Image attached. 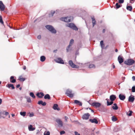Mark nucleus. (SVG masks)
Returning a JSON list of instances; mask_svg holds the SVG:
<instances>
[{"label": "nucleus", "instance_id": "1", "mask_svg": "<svg viewBox=\"0 0 135 135\" xmlns=\"http://www.w3.org/2000/svg\"><path fill=\"white\" fill-rule=\"evenodd\" d=\"M45 27L52 33L55 34L56 33V31L52 26L47 25Z\"/></svg>", "mask_w": 135, "mask_h": 135}, {"label": "nucleus", "instance_id": "2", "mask_svg": "<svg viewBox=\"0 0 135 135\" xmlns=\"http://www.w3.org/2000/svg\"><path fill=\"white\" fill-rule=\"evenodd\" d=\"M135 62V61L131 59H128L124 61V63L128 65H133Z\"/></svg>", "mask_w": 135, "mask_h": 135}, {"label": "nucleus", "instance_id": "3", "mask_svg": "<svg viewBox=\"0 0 135 135\" xmlns=\"http://www.w3.org/2000/svg\"><path fill=\"white\" fill-rule=\"evenodd\" d=\"M66 26L75 30L77 31L78 30L77 27L75 26L74 24L73 23H67L66 25Z\"/></svg>", "mask_w": 135, "mask_h": 135}, {"label": "nucleus", "instance_id": "4", "mask_svg": "<svg viewBox=\"0 0 135 135\" xmlns=\"http://www.w3.org/2000/svg\"><path fill=\"white\" fill-rule=\"evenodd\" d=\"M66 94L70 98H72L74 96V94L72 93V90L69 89L67 90Z\"/></svg>", "mask_w": 135, "mask_h": 135}, {"label": "nucleus", "instance_id": "5", "mask_svg": "<svg viewBox=\"0 0 135 135\" xmlns=\"http://www.w3.org/2000/svg\"><path fill=\"white\" fill-rule=\"evenodd\" d=\"M74 42V40L73 39H71L70 41L69 45L66 48V51L67 52H68L69 51H71L72 49H69L70 47L73 44Z\"/></svg>", "mask_w": 135, "mask_h": 135}, {"label": "nucleus", "instance_id": "6", "mask_svg": "<svg viewBox=\"0 0 135 135\" xmlns=\"http://www.w3.org/2000/svg\"><path fill=\"white\" fill-rule=\"evenodd\" d=\"M61 21H63L65 22H68L71 21L70 17H61L60 18Z\"/></svg>", "mask_w": 135, "mask_h": 135}, {"label": "nucleus", "instance_id": "7", "mask_svg": "<svg viewBox=\"0 0 135 135\" xmlns=\"http://www.w3.org/2000/svg\"><path fill=\"white\" fill-rule=\"evenodd\" d=\"M69 64L73 68H79V66L74 64L73 62V61L71 60H70L69 61Z\"/></svg>", "mask_w": 135, "mask_h": 135}, {"label": "nucleus", "instance_id": "8", "mask_svg": "<svg viewBox=\"0 0 135 135\" xmlns=\"http://www.w3.org/2000/svg\"><path fill=\"white\" fill-rule=\"evenodd\" d=\"M56 122L58 124V126L60 127H62L63 123L62 121L59 119H57L56 120Z\"/></svg>", "mask_w": 135, "mask_h": 135}, {"label": "nucleus", "instance_id": "9", "mask_svg": "<svg viewBox=\"0 0 135 135\" xmlns=\"http://www.w3.org/2000/svg\"><path fill=\"white\" fill-rule=\"evenodd\" d=\"M91 105L95 107L96 108H99L101 105V104L98 102H93Z\"/></svg>", "mask_w": 135, "mask_h": 135}, {"label": "nucleus", "instance_id": "10", "mask_svg": "<svg viewBox=\"0 0 135 135\" xmlns=\"http://www.w3.org/2000/svg\"><path fill=\"white\" fill-rule=\"evenodd\" d=\"M5 8V7L3 3L2 2L0 1V9L1 11H3L4 10Z\"/></svg>", "mask_w": 135, "mask_h": 135}, {"label": "nucleus", "instance_id": "11", "mask_svg": "<svg viewBox=\"0 0 135 135\" xmlns=\"http://www.w3.org/2000/svg\"><path fill=\"white\" fill-rule=\"evenodd\" d=\"M134 96L133 95H131L129 97L128 101L130 102L133 103L134 100Z\"/></svg>", "mask_w": 135, "mask_h": 135}, {"label": "nucleus", "instance_id": "12", "mask_svg": "<svg viewBox=\"0 0 135 135\" xmlns=\"http://www.w3.org/2000/svg\"><path fill=\"white\" fill-rule=\"evenodd\" d=\"M55 61L56 62L59 63L63 64H64L63 61L61 58H59L55 60Z\"/></svg>", "mask_w": 135, "mask_h": 135}, {"label": "nucleus", "instance_id": "13", "mask_svg": "<svg viewBox=\"0 0 135 135\" xmlns=\"http://www.w3.org/2000/svg\"><path fill=\"white\" fill-rule=\"evenodd\" d=\"M90 122L92 123H95L97 124L98 123V121L96 118H94L93 119H89Z\"/></svg>", "mask_w": 135, "mask_h": 135}, {"label": "nucleus", "instance_id": "14", "mask_svg": "<svg viewBox=\"0 0 135 135\" xmlns=\"http://www.w3.org/2000/svg\"><path fill=\"white\" fill-rule=\"evenodd\" d=\"M118 60L120 64L122 63L124 61L123 57L120 56H118Z\"/></svg>", "mask_w": 135, "mask_h": 135}, {"label": "nucleus", "instance_id": "15", "mask_svg": "<svg viewBox=\"0 0 135 135\" xmlns=\"http://www.w3.org/2000/svg\"><path fill=\"white\" fill-rule=\"evenodd\" d=\"M90 115L88 113L84 114L82 118L83 119H88Z\"/></svg>", "mask_w": 135, "mask_h": 135}, {"label": "nucleus", "instance_id": "16", "mask_svg": "<svg viewBox=\"0 0 135 135\" xmlns=\"http://www.w3.org/2000/svg\"><path fill=\"white\" fill-rule=\"evenodd\" d=\"M119 97L120 99L122 100H124L126 98L125 96L122 94H120L119 95Z\"/></svg>", "mask_w": 135, "mask_h": 135}, {"label": "nucleus", "instance_id": "17", "mask_svg": "<svg viewBox=\"0 0 135 135\" xmlns=\"http://www.w3.org/2000/svg\"><path fill=\"white\" fill-rule=\"evenodd\" d=\"M36 95L39 98H41L44 96V94L42 92L38 93L36 94Z\"/></svg>", "mask_w": 135, "mask_h": 135}, {"label": "nucleus", "instance_id": "18", "mask_svg": "<svg viewBox=\"0 0 135 135\" xmlns=\"http://www.w3.org/2000/svg\"><path fill=\"white\" fill-rule=\"evenodd\" d=\"M116 98L115 95H111L110 97V99L112 101H114L116 99Z\"/></svg>", "mask_w": 135, "mask_h": 135}, {"label": "nucleus", "instance_id": "19", "mask_svg": "<svg viewBox=\"0 0 135 135\" xmlns=\"http://www.w3.org/2000/svg\"><path fill=\"white\" fill-rule=\"evenodd\" d=\"M53 108L55 110H60V108L58 107V105L56 104H54Z\"/></svg>", "mask_w": 135, "mask_h": 135}, {"label": "nucleus", "instance_id": "20", "mask_svg": "<svg viewBox=\"0 0 135 135\" xmlns=\"http://www.w3.org/2000/svg\"><path fill=\"white\" fill-rule=\"evenodd\" d=\"M91 19L92 20V22L93 23V27L96 24V22L95 20V18L94 16L91 17Z\"/></svg>", "mask_w": 135, "mask_h": 135}, {"label": "nucleus", "instance_id": "21", "mask_svg": "<svg viewBox=\"0 0 135 135\" xmlns=\"http://www.w3.org/2000/svg\"><path fill=\"white\" fill-rule=\"evenodd\" d=\"M38 104L39 105L41 104L43 106L45 105L46 104L45 102H43L41 100L39 101L38 102Z\"/></svg>", "mask_w": 135, "mask_h": 135}, {"label": "nucleus", "instance_id": "22", "mask_svg": "<svg viewBox=\"0 0 135 135\" xmlns=\"http://www.w3.org/2000/svg\"><path fill=\"white\" fill-rule=\"evenodd\" d=\"M74 103L76 104L79 105L81 106L82 105V104L81 102H80L79 101L75 100L74 101Z\"/></svg>", "mask_w": 135, "mask_h": 135}, {"label": "nucleus", "instance_id": "23", "mask_svg": "<svg viewBox=\"0 0 135 135\" xmlns=\"http://www.w3.org/2000/svg\"><path fill=\"white\" fill-rule=\"evenodd\" d=\"M28 128L29 131H33L35 129V128L32 127V126L31 125H30L28 127Z\"/></svg>", "mask_w": 135, "mask_h": 135}, {"label": "nucleus", "instance_id": "24", "mask_svg": "<svg viewBox=\"0 0 135 135\" xmlns=\"http://www.w3.org/2000/svg\"><path fill=\"white\" fill-rule=\"evenodd\" d=\"M55 12V11H51L50 13L49 14V17H52L54 15V14Z\"/></svg>", "mask_w": 135, "mask_h": 135}, {"label": "nucleus", "instance_id": "25", "mask_svg": "<svg viewBox=\"0 0 135 135\" xmlns=\"http://www.w3.org/2000/svg\"><path fill=\"white\" fill-rule=\"evenodd\" d=\"M114 106L112 107V108L114 110H117L118 108V107L117 106V104L116 103H114L113 104Z\"/></svg>", "mask_w": 135, "mask_h": 135}, {"label": "nucleus", "instance_id": "26", "mask_svg": "<svg viewBox=\"0 0 135 135\" xmlns=\"http://www.w3.org/2000/svg\"><path fill=\"white\" fill-rule=\"evenodd\" d=\"M6 86L8 87L9 88L11 87L12 89H15V87H14L13 85L11 84H8Z\"/></svg>", "mask_w": 135, "mask_h": 135}, {"label": "nucleus", "instance_id": "27", "mask_svg": "<svg viewBox=\"0 0 135 135\" xmlns=\"http://www.w3.org/2000/svg\"><path fill=\"white\" fill-rule=\"evenodd\" d=\"M100 45L102 49H104V44L103 41H100Z\"/></svg>", "mask_w": 135, "mask_h": 135}, {"label": "nucleus", "instance_id": "28", "mask_svg": "<svg viewBox=\"0 0 135 135\" xmlns=\"http://www.w3.org/2000/svg\"><path fill=\"white\" fill-rule=\"evenodd\" d=\"M40 60L42 62H44L45 60L46 57L44 56H41L40 57Z\"/></svg>", "mask_w": 135, "mask_h": 135}, {"label": "nucleus", "instance_id": "29", "mask_svg": "<svg viewBox=\"0 0 135 135\" xmlns=\"http://www.w3.org/2000/svg\"><path fill=\"white\" fill-rule=\"evenodd\" d=\"M126 8L127 10L130 11H131L132 9V7L131 6H127Z\"/></svg>", "mask_w": 135, "mask_h": 135}, {"label": "nucleus", "instance_id": "30", "mask_svg": "<svg viewBox=\"0 0 135 135\" xmlns=\"http://www.w3.org/2000/svg\"><path fill=\"white\" fill-rule=\"evenodd\" d=\"M44 98L45 99H50V95L48 94L46 95L44 97Z\"/></svg>", "mask_w": 135, "mask_h": 135}, {"label": "nucleus", "instance_id": "31", "mask_svg": "<svg viewBox=\"0 0 135 135\" xmlns=\"http://www.w3.org/2000/svg\"><path fill=\"white\" fill-rule=\"evenodd\" d=\"M106 100H107V106H109L111 105L113 103V101H111L110 102H109L108 100L107 99H106Z\"/></svg>", "mask_w": 135, "mask_h": 135}, {"label": "nucleus", "instance_id": "32", "mask_svg": "<svg viewBox=\"0 0 135 135\" xmlns=\"http://www.w3.org/2000/svg\"><path fill=\"white\" fill-rule=\"evenodd\" d=\"M30 96L31 97L33 98H35V96L33 92H30Z\"/></svg>", "mask_w": 135, "mask_h": 135}, {"label": "nucleus", "instance_id": "33", "mask_svg": "<svg viewBox=\"0 0 135 135\" xmlns=\"http://www.w3.org/2000/svg\"><path fill=\"white\" fill-rule=\"evenodd\" d=\"M26 112H20V115L23 117L25 116L26 115Z\"/></svg>", "mask_w": 135, "mask_h": 135}, {"label": "nucleus", "instance_id": "34", "mask_svg": "<svg viewBox=\"0 0 135 135\" xmlns=\"http://www.w3.org/2000/svg\"><path fill=\"white\" fill-rule=\"evenodd\" d=\"M115 6H116V9H118L121 6L118 3H116L115 4Z\"/></svg>", "mask_w": 135, "mask_h": 135}, {"label": "nucleus", "instance_id": "35", "mask_svg": "<svg viewBox=\"0 0 135 135\" xmlns=\"http://www.w3.org/2000/svg\"><path fill=\"white\" fill-rule=\"evenodd\" d=\"M112 120L113 121L115 122L117 120V119L115 117L113 116L112 117Z\"/></svg>", "mask_w": 135, "mask_h": 135}, {"label": "nucleus", "instance_id": "36", "mask_svg": "<svg viewBox=\"0 0 135 135\" xmlns=\"http://www.w3.org/2000/svg\"><path fill=\"white\" fill-rule=\"evenodd\" d=\"M22 76H21L19 77V80L21 81H24L25 80V79L23 78H21Z\"/></svg>", "mask_w": 135, "mask_h": 135}, {"label": "nucleus", "instance_id": "37", "mask_svg": "<svg viewBox=\"0 0 135 135\" xmlns=\"http://www.w3.org/2000/svg\"><path fill=\"white\" fill-rule=\"evenodd\" d=\"M50 132L48 131L47 132H45L44 133V135H50Z\"/></svg>", "mask_w": 135, "mask_h": 135}, {"label": "nucleus", "instance_id": "38", "mask_svg": "<svg viewBox=\"0 0 135 135\" xmlns=\"http://www.w3.org/2000/svg\"><path fill=\"white\" fill-rule=\"evenodd\" d=\"M0 23L2 24H3V21L2 16L0 15Z\"/></svg>", "mask_w": 135, "mask_h": 135}, {"label": "nucleus", "instance_id": "39", "mask_svg": "<svg viewBox=\"0 0 135 135\" xmlns=\"http://www.w3.org/2000/svg\"><path fill=\"white\" fill-rule=\"evenodd\" d=\"M27 101L28 102L30 103L31 102V99L29 97H28L27 98Z\"/></svg>", "mask_w": 135, "mask_h": 135}, {"label": "nucleus", "instance_id": "40", "mask_svg": "<svg viewBox=\"0 0 135 135\" xmlns=\"http://www.w3.org/2000/svg\"><path fill=\"white\" fill-rule=\"evenodd\" d=\"M132 92H135V86H133L132 88Z\"/></svg>", "mask_w": 135, "mask_h": 135}, {"label": "nucleus", "instance_id": "41", "mask_svg": "<svg viewBox=\"0 0 135 135\" xmlns=\"http://www.w3.org/2000/svg\"><path fill=\"white\" fill-rule=\"evenodd\" d=\"M89 68H94L95 65L94 64H90L89 65Z\"/></svg>", "mask_w": 135, "mask_h": 135}, {"label": "nucleus", "instance_id": "42", "mask_svg": "<svg viewBox=\"0 0 135 135\" xmlns=\"http://www.w3.org/2000/svg\"><path fill=\"white\" fill-rule=\"evenodd\" d=\"M2 114H5L6 115H7L9 114V113L8 112L4 111L3 112H2Z\"/></svg>", "mask_w": 135, "mask_h": 135}, {"label": "nucleus", "instance_id": "43", "mask_svg": "<svg viewBox=\"0 0 135 135\" xmlns=\"http://www.w3.org/2000/svg\"><path fill=\"white\" fill-rule=\"evenodd\" d=\"M119 3H122L124 2V0H119Z\"/></svg>", "mask_w": 135, "mask_h": 135}, {"label": "nucleus", "instance_id": "44", "mask_svg": "<svg viewBox=\"0 0 135 135\" xmlns=\"http://www.w3.org/2000/svg\"><path fill=\"white\" fill-rule=\"evenodd\" d=\"M129 113L128 114V115L129 116H131L132 115V111L129 110Z\"/></svg>", "mask_w": 135, "mask_h": 135}, {"label": "nucleus", "instance_id": "45", "mask_svg": "<svg viewBox=\"0 0 135 135\" xmlns=\"http://www.w3.org/2000/svg\"><path fill=\"white\" fill-rule=\"evenodd\" d=\"M65 133V132L64 131H61L60 132V134L61 135H62L63 134H64Z\"/></svg>", "mask_w": 135, "mask_h": 135}, {"label": "nucleus", "instance_id": "46", "mask_svg": "<svg viewBox=\"0 0 135 135\" xmlns=\"http://www.w3.org/2000/svg\"><path fill=\"white\" fill-rule=\"evenodd\" d=\"M74 133L75 134V135H80V134L76 131H75Z\"/></svg>", "mask_w": 135, "mask_h": 135}, {"label": "nucleus", "instance_id": "47", "mask_svg": "<svg viewBox=\"0 0 135 135\" xmlns=\"http://www.w3.org/2000/svg\"><path fill=\"white\" fill-rule=\"evenodd\" d=\"M12 81H10L11 82V83H15L16 81V80L15 79H12Z\"/></svg>", "mask_w": 135, "mask_h": 135}, {"label": "nucleus", "instance_id": "48", "mask_svg": "<svg viewBox=\"0 0 135 135\" xmlns=\"http://www.w3.org/2000/svg\"><path fill=\"white\" fill-rule=\"evenodd\" d=\"M34 116V114L33 113H30L29 115V116L30 117H32Z\"/></svg>", "mask_w": 135, "mask_h": 135}, {"label": "nucleus", "instance_id": "49", "mask_svg": "<svg viewBox=\"0 0 135 135\" xmlns=\"http://www.w3.org/2000/svg\"><path fill=\"white\" fill-rule=\"evenodd\" d=\"M132 79L133 80L135 81V76H133L132 78Z\"/></svg>", "mask_w": 135, "mask_h": 135}, {"label": "nucleus", "instance_id": "50", "mask_svg": "<svg viewBox=\"0 0 135 135\" xmlns=\"http://www.w3.org/2000/svg\"><path fill=\"white\" fill-rule=\"evenodd\" d=\"M38 39H40L41 38V36L40 35H38L37 37Z\"/></svg>", "mask_w": 135, "mask_h": 135}, {"label": "nucleus", "instance_id": "51", "mask_svg": "<svg viewBox=\"0 0 135 135\" xmlns=\"http://www.w3.org/2000/svg\"><path fill=\"white\" fill-rule=\"evenodd\" d=\"M14 76H12L10 78V79L12 80L13 79Z\"/></svg>", "mask_w": 135, "mask_h": 135}, {"label": "nucleus", "instance_id": "52", "mask_svg": "<svg viewBox=\"0 0 135 135\" xmlns=\"http://www.w3.org/2000/svg\"><path fill=\"white\" fill-rule=\"evenodd\" d=\"M65 121L67 122V119L68 118L67 117H66V116L65 117Z\"/></svg>", "mask_w": 135, "mask_h": 135}, {"label": "nucleus", "instance_id": "53", "mask_svg": "<svg viewBox=\"0 0 135 135\" xmlns=\"http://www.w3.org/2000/svg\"><path fill=\"white\" fill-rule=\"evenodd\" d=\"M20 84H18V85H17L16 87L17 88H19L20 87Z\"/></svg>", "mask_w": 135, "mask_h": 135}, {"label": "nucleus", "instance_id": "54", "mask_svg": "<svg viewBox=\"0 0 135 135\" xmlns=\"http://www.w3.org/2000/svg\"><path fill=\"white\" fill-rule=\"evenodd\" d=\"M26 69V66H24L23 67V69L24 70H25Z\"/></svg>", "mask_w": 135, "mask_h": 135}, {"label": "nucleus", "instance_id": "55", "mask_svg": "<svg viewBox=\"0 0 135 135\" xmlns=\"http://www.w3.org/2000/svg\"><path fill=\"white\" fill-rule=\"evenodd\" d=\"M2 102V99L0 98V105L1 104Z\"/></svg>", "mask_w": 135, "mask_h": 135}, {"label": "nucleus", "instance_id": "56", "mask_svg": "<svg viewBox=\"0 0 135 135\" xmlns=\"http://www.w3.org/2000/svg\"><path fill=\"white\" fill-rule=\"evenodd\" d=\"M2 113L1 112H0V118H1V115Z\"/></svg>", "mask_w": 135, "mask_h": 135}, {"label": "nucleus", "instance_id": "57", "mask_svg": "<svg viewBox=\"0 0 135 135\" xmlns=\"http://www.w3.org/2000/svg\"><path fill=\"white\" fill-rule=\"evenodd\" d=\"M105 29H103V33H104L105 32Z\"/></svg>", "mask_w": 135, "mask_h": 135}, {"label": "nucleus", "instance_id": "58", "mask_svg": "<svg viewBox=\"0 0 135 135\" xmlns=\"http://www.w3.org/2000/svg\"><path fill=\"white\" fill-rule=\"evenodd\" d=\"M57 51V50H54L53 51V52H55Z\"/></svg>", "mask_w": 135, "mask_h": 135}, {"label": "nucleus", "instance_id": "59", "mask_svg": "<svg viewBox=\"0 0 135 135\" xmlns=\"http://www.w3.org/2000/svg\"><path fill=\"white\" fill-rule=\"evenodd\" d=\"M11 115H12V117H14L15 116V115L14 114H11Z\"/></svg>", "mask_w": 135, "mask_h": 135}, {"label": "nucleus", "instance_id": "60", "mask_svg": "<svg viewBox=\"0 0 135 135\" xmlns=\"http://www.w3.org/2000/svg\"><path fill=\"white\" fill-rule=\"evenodd\" d=\"M115 52H117L118 51V50L117 49H116L115 50Z\"/></svg>", "mask_w": 135, "mask_h": 135}, {"label": "nucleus", "instance_id": "61", "mask_svg": "<svg viewBox=\"0 0 135 135\" xmlns=\"http://www.w3.org/2000/svg\"><path fill=\"white\" fill-rule=\"evenodd\" d=\"M115 68V66L114 65H113V69L114 68Z\"/></svg>", "mask_w": 135, "mask_h": 135}, {"label": "nucleus", "instance_id": "62", "mask_svg": "<svg viewBox=\"0 0 135 135\" xmlns=\"http://www.w3.org/2000/svg\"><path fill=\"white\" fill-rule=\"evenodd\" d=\"M108 47V45H107L106 46V47H105V49H106L107 47Z\"/></svg>", "mask_w": 135, "mask_h": 135}, {"label": "nucleus", "instance_id": "63", "mask_svg": "<svg viewBox=\"0 0 135 135\" xmlns=\"http://www.w3.org/2000/svg\"><path fill=\"white\" fill-rule=\"evenodd\" d=\"M22 89V88L21 87H20V88H19V89L20 90H21Z\"/></svg>", "mask_w": 135, "mask_h": 135}, {"label": "nucleus", "instance_id": "64", "mask_svg": "<svg viewBox=\"0 0 135 135\" xmlns=\"http://www.w3.org/2000/svg\"><path fill=\"white\" fill-rule=\"evenodd\" d=\"M91 110V112H94V111L93 110Z\"/></svg>", "mask_w": 135, "mask_h": 135}]
</instances>
